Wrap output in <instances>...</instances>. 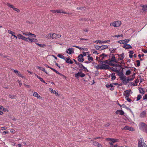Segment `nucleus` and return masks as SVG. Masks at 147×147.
<instances>
[{"label": "nucleus", "instance_id": "26", "mask_svg": "<svg viewBox=\"0 0 147 147\" xmlns=\"http://www.w3.org/2000/svg\"><path fill=\"white\" fill-rule=\"evenodd\" d=\"M33 95L37 97L38 98L40 99L41 98L40 96L36 92H34L33 94Z\"/></svg>", "mask_w": 147, "mask_h": 147}, {"label": "nucleus", "instance_id": "7", "mask_svg": "<svg viewBox=\"0 0 147 147\" xmlns=\"http://www.w3.org/2000/svg\"><path fill=\"white\" fill-rule=\"evenodd\" d=\"M147 126V125L144 123H141L139 125V128L142 131L146 128Z\"/></svg>", "mask_w": 147, "mask_h": 147}, {"label": "nucleus", "instance_id": "35", "mask_svg": "<svg viewBox=\"0 0 147 147\" xmlns=\"http://www.w3.org/2000/svg\"><path fill=\"white\" fill-rule=\"evenodd\" d=\"M123 40L124 43L125 44H127L130 40V39H126Z\"/></svg>", "mask_w": 147, "mask_h": 147}, {"label": "nucleus", "instance_id": "24", "mask_svg": "<svg viewBox=\"0 0 147 147\" xmlns=\"http://www.w3.org/2000/svg\"><path fill=\"white\" fill-rule=\"evenodd\" d=\"M67 63H69L70 64H72L73 63V61L70 60L69 57H67L65 61Z\"/></svg>", "mask_w": 147, "mask_h": 147}, {"label": "nucleus", "instance_id": "64", "mask_svg": "<svg viewBox=\"0 0 147 147\" xmlns=\"http://www.w3.org/2000/svg\"><path fill=\"white\" fill-rule=\"evenodd\" d=\"M98 74L99 73L98 71H97L95 72V74L96 76H98Z\"/></svg>", "mask_w": 147, "mask_h": 147}, {"label": "nucleus", "instance_id": "62", "mask_svg": "<svg viewBox=\"0 0 147 147\" xmlns=\"http://www.w3.org/2000/svg\"><path fill=\"white\" fill-rule=\"evenodd\" d=\"M143 131H145V132L147 133V126L146 127V128H145L143 130Z\"/></svg>", "mask_w": 147, "mask_h": 147}, {"label": "nucleus", "instance_id": "12", "mask_svg": "<svg viewBox=\"0 0 147 147\" xmlns=\"http://www.w3.org/2000/svg\"><path fill=\"white\" fill-rule=\"evenodd\" d=\"M23 34L26 36H30L32 38H35L36 37V36L35 34L31 33L30 32L28 33H23Z\"/></svg>", "mask_w": 147, "mask_h": 147}, {"label": "nucleus", "instance_id": "51", "mask_svg": "<svg viewBox=\"0 0 147 147\" xmlns=\"http://www.w3.org/2000/svg\"><path fill=\"white\" fill-rule=\"evenodd\" d=\"M39 79L42 82H43L44 83H45V81L42 78L40 77L39 78Z\"/></svg>", "mask_w": 147, "mask_h": 147}, {"label": "nucleus", "instance_id": "23", "mask_svg": "<svg viewBox=\"0 0 147 147\" xmlns=\"http://www.w3.org/2000/svg\"><path fill=\"white\" fill-rule=\"evenodd\" d=\"M124 53H122L120 55H118V59L120 60H122L124 58Z\"/></svg>", "mask_w": 147, "mask_h": 147}, {"label": "nucleus", "instance_id": "27", "mask_svg": "<svg viewBox=\"0 0 147 147\" xmlns=\"http://www.w3.org/2000/svg\"><path fill=\"white\" fill-rule=\"evenodd\" d=\"M108 48V46L107 45H103L100 46V50H102L104 49H107Z\"/></svg>", "mask_w": 147, "mask_h": 147}, {"label": "nucleus", "instance_id": "9", "mask_svg": "<svg viewBox=\"0 0 147 147\" xmlns=\"http://www.w3.org/2000/svg\"><path fill=\"white\" fill-rule=\"evenodd\" d=\"M121 129L123 130H128L131 131H134V130L133 128L127 126H126L123 128H122Z\"/></svg>", "mask_w": 147, "mask_h": 147}, {"label": "nucleus", "instance_id": "32", "mask_svg": "<svg viewBox=\"0 0 147 147\" xmlns=\"http://www.w3.org/2000/svg\"><path fill=\"white\" fill-rule=\"evenodd\" d=\"M45 37L49 39L51 38H52V33H50L46 35Z\"/></svg>", "mask_w": 147, "mask_h": 147}, {"label": "nucleus", "instance_id": "29", "mask_svg": "<svg viewBox=\"0 0 147 147\" xmlns=\"http://www.w3.org/2000/svg\"><path fill=\"white\" fill-rule=\"evenodd\" d=\"M110 60V61H111V62H114L116 63H117L115 59V57L114 56H113L112 57L111 59V60Z\"/></svg>", "mask_w": 147, "mask_h": 147}, {"label": "nucleus", "instance_id": "34", "mask_svg": "<svg viewBox=\"0 0 147 147\" xmlns=\"http://www.w3.org/2000/svg\"><path fill=\"white\" fill-rule=\"evenodd\" d=\"M110 42V40H105V41H103V40H100V44H102L104 43H108Z\"/></svg>", "mask_w": 147, "mask_h": 147}, {"label": "nucleus", "instance_id": "38", "mask_svg": "<svg viewBox=\"0 0 147 147\" xmlns=\"http://www.w3.org/2000/svg\"><path fill=\"white\" fill-rule=\"evenodd\" d=\"M139 90L140 92V93H141L142 94H144V91L142 88H140Z\"/></svg>", "mask_w": 147, "mask_h": 147}, {"label": "nucleus", "instance_id": "18", "mask_svg": "<svg viewBox=\"0 0 147 147\" xmlns=\"http://www.w3.org/2000/svg\"><path fill=\"white\" fill-rule=\"evenodd\" d=\"M106 87L107 88H109V87H111V88L110 89L111 90H114V88H113V85L112 84H111L110 85H109L108 84L106 85Z\"/></svg>", "mask_w": 147, "mask_h": 147}, {"label": "nucleus", "instance_id": "10", "mask_svg": "<svg viewBox=\"0 0 147 147\" xmlns=\"http://www.w3.org/2000/svg\"><path fill=\"white\" fill-rule=\"evenodd\" d=\"M17 36V38H18L19 39H22L25 41H28V40H27V38H26L24 36H22L21 34H19Z\"/></svg>", "mask_w": 147, "mask_h": 147}, {"label": "nucleus", "instance_id": "59", "mask_svg": "<svg viewBox=\"0 0 147 147\" xmlns=\"http://www.w3.org/2000/svg\"><path fill=\"white\" fill-rule=\"evenodd\" d=\"M83 31L85 32H88V29L87 28H86L83 29Z\"/></svg>", "mask_w": 147, "mask_h": 147}, {"label": "nucleus", "instance_id": "30", "mask_svg": "<svg viewBox=\"0 0 147 147\" xmlns=\"http://www.w3.org/2000/svg\"><path fill=\"white\" fill-rule=\"evenodd\" d=\"M115 73H113L112 74H111V79L112 80H114L116 78V77L115 76Z\"/></svg>", "mask_w": 147, "mask_h": 147}, {"label": "nucleus", "instance_id": "39", "mask_svg": "<svg viewBox=\"0 0 147 147\" xmlns=\"http://www.w3.org/2000/svg\"><path fill=\"white\" fill-rule=\"evenodd\" d=\"M131 71L129 70H128L126 71L125 74L126 75L128 76V75H130L131 74Z\"/></svg>", "mask_w": 147, "mask_h": 147}, {"label": "nucleus", "instance_id": "4", "mask_svg": "<svg viewBox=\"0 0 147 147\" xmlns=\"http://www.w3.org/2000/svg\"><path fill=\"white\" fill-rule=\"evenodd\" d=\"M106 140L109 141V143L111 145L110 147L113 146V143L117 141V140L113 138H106Z\"/></svg>", "mask_w": 147, "mask_h": 147}, {"label": "nucleus", "instance_id": "21", "mask_svg": "<svg viewBox=\"0 0 147 147\" xmlns=\"http://www.w3.org/2000/svg\"><path fill=\"white\" fill-rule=\"evenodd\" d=\"M8 32L9 34H11L12 36H13L16 39L17 38V36L14 34H15L14 32H13L10 30H8Z\"/></svg>", "mask_w": 147, "mask_h": 147}, {"label": "nucleus", "instance_id": "19", "mask_svg": "<svg viewBox=\"0 0 147 147\" xmlns=\"http://www.w3.org/2000/svg\"><path fill=\"white\" fill-rule=\"evenodd\" d=\"M78 60L79 61L82 62H83L84 60V59L83 58L82 55H79L78 56Z\"/></svg>", "mask_w": 147, "mask_h": 147}, {"label": "nucleus", "instance_id": "16", "mask_svg": "<svg viewBox=\"0 0 147 147\" xmlns=\"http://www.w3.org/2000/svg\"><path fill=\"white\" fill-rule=\"evenodd\" d=\"M130 90H127L125 91V94H124V96L126 97H128L130 95Z\"/></svg>", "mask_w": 147, "mask_h": 147}, {"label": "nucleus", "instance_id": "14", "mask_svg": "<svg viewBox=\"0 0 147 147\" xmlns=\"http://www.w3.org/2000/svg\"><path fill=\"white\" fill-rule=\"evenodd\" d=\"M27 39H28L30 42H34L36 44L38 42L37 40L34 38H31L28 37L27 38Z\"/></svg>", "mask_w": 147, "mask_h": 147}, {"label": "nucleus", "instance_id": "1", "mask_svg": "<svg viewBox=\"0 0 147 147\" xmlns=\"http://www.w3.org/2000/svg\"><path fill=\"white\" fill-rule=\"evenodd\" d=\"M97 69H107L110 68L109 66L105 64V63H103V62L101 63V64L97 65V66H95Z\"/></svg>", "mask_w": 147, "mask_h": 147}, {"label": "nucleus", "instance_id": "6", "mask_svg": "<svg viewBox=\"0 0 147 147\" xmlns=\"http://www.w3.org/2000/svg\"><path fill=\"white\" fill-rule=\"evenodd\" d=\"M61 36L60 34H56L55 33H52V39H57L59 38Z\"/></svg>", "mask_w": 147, "mask_h": 147}, {"label": "nucleus", "instance_id": "31", "mask_svg": "<svg viewBox=\"0 0 147 147\" xmlns=\"http://www.w3.org/2000/svg\"><path fill=\"white\" fill-rule=\"evenodd\" d=\"M6 5H7V6L13 9L14 7H15L14 5H13L9 3H7L6 4Z\"/></svg>", "mask_w": 147, "mask_h": 147}, {"label": "nucleus", "instance_id": "20", "mask_svg": "<svg viewBox=\"0 0 147 147\" xmlns=\"http://www.w3.org/2000/svg\"><path fill=\"white\" fill-rule=\"evenodd\" d=\"M103 63H105V64L108 65L109 66V65H112L111 63V61L110 59L108 60H105L103 61Z\"/></svg>", "mask_w": 147, "mask_h": 147}, {"label": "nucleus", "instance_id": "47", "mask_svg": "<svg viewBox=\"0 0 147 147\" xmlns=\"http://www.w3.org/2000/svg\"><path fill=\"white\" fill-rule=\"evenodd\" d=\"M141 97H142V96L141 95H138L137 97V100L138 101V100H139L140 99V98H141Z\"/></svg>", "mask_w": 147, "mask_h": 147}, {"label": "nucleus", "instance_id": "25", "mask_svg": "<svg viewBox=\"0 0 147 147\" xmlns=\"http://www.w3.org/2000/svg\"><path fill=\"white\" fill-rule=\"evenodd\" d=\"M146 112L145 111H143V112H141L140 113V116L141 117H142V118L146 116Z\"/></svg>", "mask_w": 147, "mask_h": 147}, {"label": "nucleus", "instance_id": "56", "mask_svg": "<svg viewBox=\"0 0 147 147\" xmlns=\"http://www.w3.org/2000/svg\"><path fill=\"white\" fill-rule=\"evenodd\" d=\"M100 46H98L97 45H96L95 46V48L96 49H98L99 50H100Z\"/></svg>", "mask_w": 147, "mask_h": 147}, {"label": "nucleus", "instance_id": "15", "mask_svg": "<svg viewBox=\"0 0 147 147\" xmlns=\"http://www.w3.org/2000/svg\"><path fill=\"white\" fill-rule=\"evenodd\" d=\"M49 90L51 93L55 94H56V95H57L58 96H59V94L58 92L57 91L53 90L51 88H49Z\"/></svg>", "mask_w": 147, "mask_h": 147}, {"label": "nucleus", "instance_id": "53", "mask_svg": "<svg viewBox=\"0 0 147 147\" xmlns=\"http://www.w3.org/2000/svg\"><path fill=\"white\" fill-rule=\"evenodd\" d=\"M88 59L89 61H92L93 59L92 57H89L88 58Z\"/></svg>", "mask_w": 147, "mask_h": 147}, {"label": "nucleus", "instance_id": "57", "mask_svg": "<svg viewBox=\"0 0 147 147\" xmlns=\"http://www.w3.org/2000/svg\"><path fill=\"white\" fill-rule=\"evenodd\" d=\"M8 133V131H3V132L2 134L3 135H5L6 134Z\"/></svg>", "mask_w": 147, "mask_h": 147}, {"label": "nucleus", "instance_id": "33", "mask_svg": "<svg viewBox=\"0 0 147 147\" xmlns=\"http://www.w3.org/2000/svg\"><path fill=\"white\" fill-rule=\"evenodd\" d=\"M121 80L123 81H126V78L125 76H122L120 77Z\"/></svg>", "mask_w": 147, "mask_h": 147}, {"label": "nucleus", "instance_id": "63", "mask_svg": "<svg viewBox=\"0 0 147 147\" xmlns=\"http://www.w3.org/2000/svg\"><path fill=\"white\" fill-rule=\"evenodd\" d=\"M142 51L144 53H147V50H145L143 49H142Z\"/></svg>", "mask_w": 147, "mask_h": 147}, {"label": "nucleus", "instance_id": "17", "mask_svg": "<svg viewBox=\"0 0 147 147\" xmlns=\"http://www.w3.org/2000/svg\"><path fill=\"white\" fill-rule=\"evenodd\" d=\"M123 47L125 49H129L132 48V47L129 44H124L123 45Z\"/></svg>", "mask_w": 147, "mask_h": 147}, {"label": "nucleus", "instance_id": "49", "mask_svg": "<svg viewBox=\"0 0 147 147\" xmlns=\"http://www.w3.org/2000/svg\"><path fill=\"white\" fill-rule=\"evenodd\" d=\"M7 127H1V130H5L7 129Z\"/></svg>", "mask_w": 147, "mask_h": 147}, {"label": "nucleus", "instance_id": "28", "mask_svg": "<svg viewBox=\"0 0 147 147\" xmlns=\"http://www.w3.org/2000/svg\"><path fill=\"white\" fill-rule=\"evenodd\" d=\"M135 77V74H134L132 75V78H128L127 80V82H129V81H132L134 78Z\"/></svg>", "mask_w": 147, "mask_h": 147}, {"label": "nucleus", "instance_id": "5", "mask_svg": "<svg viewBox=\"0 0 147 147\" xmlns=\"http://www.w3.org/2000/svg\"><path fill=\"white\" fill-rule=\"evenodd\" d=\"M85 76V74H84L80 72H79L75 74V76L77 78H78L80 77L83 78Z\"/></svg>", "mask_w": 147, "mask_h": 147}, {"label": "nucleus", "instance_id": "8", "mask_svg": "<svg viewBox=\"0 0 147 147\" xmlns=\"http://www.w3.org/2000/svg\"><path fill=\"white\" fill-rule=\"evenodd\" d=\"M140 6L142 7L141 12L142 13L146 12L147 11V5H141Z\"/></svg>", "mask_w": 147, "mask_h": 147}, {"label": "nucleus", "instance_id": "42", "mask_svg": "<svg viewBox=\"0 0 147 147\" xmlns=\"http://www.w3.org/2000/svg\"><path fill=\"white\" fill-rule=\"evenodd\" d=\"M17 75H18V76L22 77V78H24V76H23L21 74L20 72H19L18 73V74H17Z\"/></svg>", "mask_w": 147, "mask_h": 147}, {"label": "nucleus", "instance_id": "22", "mask_svg": "<svg viewBox=\"0 0 147 147\" xmlns=\"http://www.w3.org/2000/svg\"><path fill=\"white\" fill-rule=\"evenodd\" d=\"M116 113L117 114H119L121 115H123L124 114L123 111L122 110H117L116 112Z\"/></svg>", "mask_w": 147, "mask_h": 147}, {"label": "nucleus", "instance_id": "37", "mask_svg": "<svg viewBox=\"0 0 147 147\" xmlns=\"http://www.w3.org/2000/svg\"><path fill=\"white\" fill-rule=\"evenodd\" d=\"M56 13H65L62 10H56Z\"/></svg>", "mask_w": 147, "mask_h": 147}, {"label": "nucleus", "instance_id": "54", "mask_svg": "<svg viewBox=\"0 0 147 147\" xmlns=\"http://www.w3.org/2000/svg\"><path fill=\"white\" fill-rule=\"evenodd\" d=\"M57 56L61 59H62L63 57V55H61V54H59Z\"/></svg>", "mask_w": 147, "mask_h": 147}, {"label": "nucleus", "instance_id": "11", "mask_svg": "<svg viewBox=\"0 0 147 147\" xmlns=\"http://www.w3.org/2000/svg\"><path fill=\"white\" fill-rule=\"evenodd\" d=\"M107 56V55H105L104 54H102L101 55H100L99 57V59L100 61V63H101L102 62V60L105 59V58Z\"/></svg>", "mask_w": 147, "mask_h": 147}, {"label": "nucleus", "instance_id": "44", "mask_svg": "<svg viewBox=\"0 0 147 147\" xmlns=\"http://www.w3.org/2000/svg\"><path fill=\"white\" fill-rule=\"evenodd\" d=\"M88 53V52H83L82 53V54H80V55H82V57L84 56H86V54Z\"/></svg>", "mask_w": 147, "mask_h": 147}, {"label": "nucleus", "instance_id": "60", "mask_svg": "<svg viewBox=\"0 0 147 147\" xmlns=\"http://www.w3.org/2000/svg\"><path fill=\"white\" fill-rule=\"evenodd\" d=\"M18 83L19 84V86H21L22 85V83H21V82L19 80H18Z\"/></svg>", "mask_w": 147, "mask_h": 147}, {"label": "nucleus", "instance_id": "3", "mask_svg": "<svg viewBox=\"0 0 147 147\" xmlns=\"http://www.w3.org/2000/svg\"><path fill=\"white\" fill-rule=\"evenodd\" d=\"M121 24V21H115L110 24V26H113L115 27H118Z\"/></svg>", "mask_w": 147, "mask_h": 147}, {"label": "nucleus", "instance_id": "2", "mask_svg": "<svg viewBox=\"0 0 147 147\" xmlns=\"http://www.w3.org/2000/svg\"><path fill=\"white\" fill-rule=\"evenodd\" d=\"M138 147H147V146L144 143V139L142 138H140L138 140Z\"/></svg>", "mask_w": 147, "mask_h": 147}, {"label": "nucleus", "instance_id": "58", "mask_svg": "<svg viewBox=\"0 0 147 147\" xmlns=\"http://www.w3.org/2000/svg\"><path fill=\"white\" fill-rule=\"evenodd\" d=\"M143 99L144 100L147 99V94H146L143 97Z\"/></svg>", "mask_w": 147, "mask_h": 147}, {"label": "nucleus", "instance_id": "43", "mask_svg": "<svg viewBox=\"0 0 147 147\" xmlns=\"http://www.w3.org/2000/svg\"><path fill=\"white\" fill-rule=\"evenodd\" d=\"M118 42L121 44H124V40H120L118 41Z\"/></svg>", "mask_w": 147, "mask_h": 147}, {"label": "nucleus", "instance_id": "41", "mask_svg": "<svg viewBox=\"0 0 147 147\" xmlns=\"http://www.w3.org/2000/svg\"><path fill=\"white\" fill-rule=\"evenodd\" d=\"M16 96L15 95H11V94H10L9 95V97L12 99L15 98Z\"/></svg>", "mask_w": 147, "mask_h": 147}, {"label": "nucleus", "instance_id": "52", "mask_svg": "<svg viewBox=\"0 0 147 147\" xmlns=\"http://www.w3.org/2000/svg\"><path fill=\"white\" fill-rule=\"evenodd\" d=\"M100 40H96L94 41L93 42L94 43H100Z\"/></svg>", "mask_w": 147, "mask_h": 147}, {"label": "nucleus", "instance_id": "36", "mask_svg": "<svg viewBox=\"0 0 147 147\" xmlns=\"http://www.w3.org/2000/svg\"><path fill=\"white\" fill-rule=\"evenodd\" d=\"M36 44L38 45L39 47H45V44H43V45H42V44H39L38 43H37V42Z\"/></svg>", "mask_w": 147, "mask_h": 147}, {"label": "nucleus", "instance_id": "55", "mask_svg": "<svg viewBox=\"0 0 147 147\" xmlns=\"http://www.w3.org/2000/svg\"><path fill=\"white\" fill-rule=\"evenodd\" d=\"M50 69L52 70H53V71H54V72H56V73H58V71H57L55 69L53 68H52L51 67L50 68Z\"/></svg>", "mask_w": 147, "mask_h": 147}, {"label": "nucleus", "instance_id": "13", "mask_svg": "<svg viewBox=\"0 0 147 147\" xmlns=\"http://www.w3.org/2000/svg\"><path fill=\"white\" fill-rule=\"evenodd\" d=\"M66 52L68 54L70 55L74 53V50L73 48H69L67 49Z\"/></svg>", "mask_w": 147, "mask_h": 147}, {"label": "nucleus", "instance_id": "45", "mask_svg": "<svg viewBox=\"0 0 147 147\" xmlns=\"http://www.w3.org/2000/svg\"><path fill=\"white\" fill-rule=\"evenodd\" d=\"M96 144L97 145V146L98 147H104L102 145L100 144L99 143H97Z\"/></svg>", "mask_w": 147, "mask_h": 147}, {"label": "nucleus", "instance_id": "40", "mask_svg": "<svg viewBox=\"0 0 147 147\" xmlns=\"http://www.w3.org/2000/svg\"><path fill=\"white\" fill-rule=\"evenodd\" d=\"M13 9L15 11L17 12L18 13H19L20 12V11L19 9L15 7H14V8Z\"/></svg>", "mask_w": 147, "mask_h": 147}, {"label": "nucleus", "instance_id": "61", "mask_svg": "<svg viewBox=\"0 0 147 147\" xmlns=\"http://www.w3.org/2000/svg\"><path fill=\"white\" fill-rule=\"evenodd\" d=\"M127 100L129 102H131V99L129 98L128 97H126Z\"/></svg>", "mask_w": 147, "mask_h": 147}, {"label": "nucleus", "instance_id": "48", "mask_svg": "<svg viewBox=\"0 0 147 147\" xmlns=\"http://www.w3.org/2000/svg\"><path fill=\"white\" fill-rule=\"evenodd\" d=\"M73 47H76L77 48H78L80 49H81V50H84V48H81L80 47H79V46H73Z\"/></svg>", "mask_w": 147, "mask_h": 147}, {"label": "nucleus", "instance_id": "46", "mask_svg": "<svg viewBox=\"0 0 147 147\" xmlns=\"http://www.w3.org/2000/svg\"><path fill=\"white\" fill-rule=\"evenodd\" d=\"M136 62L137 63V66L138 67L140 66V61L139 60H137L136 61Z\"/></svg>", "mask_w": 147, "mask_h": 147}, {"label": "nucleus", "instance_id": "50", "mask_svg": "<svg viewBox=\"0 0 147 147\" xmlns=\"http://www.w3.org/2000/svg\"><path fill=\"white\" fill-rule=\"evenodd\" d=\"M103 139V138L102 137H97L94 138H93V140H96L97 139Z\"/></svg>", "mask_w": 147, "mask_h": 147}]
</instances>
